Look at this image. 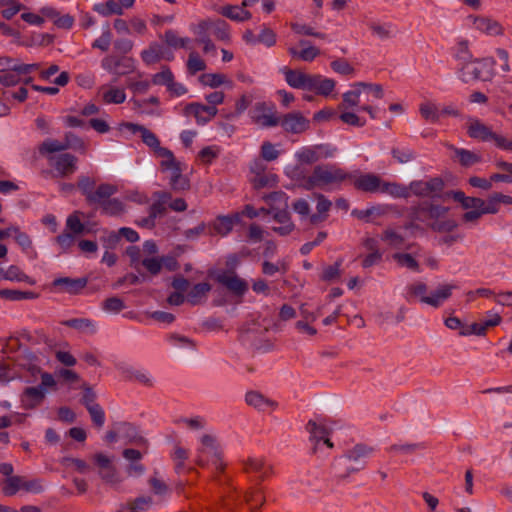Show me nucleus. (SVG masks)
<instances>
[{"label": "nucleus", "mask_w": 512, "mask_h": 512, "mask_svg": "<svg viewBox=\"0 0 512 512\" xmlns=\"http://www.w3.org/2000/svg\"><path fill=\"white\" fill-rule=\"evenodd\" d=\"M21 75L22 73L13 68L3 71L0 74V84L6 87L15 86L20 82Z\"/></svg>", "instance_id": "0e129e2a"}, {"label": "nucleus", "mask_w": 512, "mask_h": 512, "mask_svg": "<svg viewBox=\"0 0 512 512\" xmlns=\"http://www.w3.org/2000/svg\"><path fill=\"white\" fill-rule=\"evenodd\" d=\"M467 134L470 138L482 142H493L496 135V133L492 131L491 127L476 118H470L468 120Z\"/></svg>", "instance_id": "aec40b11"}, {"label": "nucleus", "mask_w": 512, "mask_h": 512, "mask_svg": "<svg viewBox=\"0 0 512 512\" xmlns=\"http://www.w3.org/2000/svg\"><path fill=\"white\" fill-rule=\"evenodd\" d=\"M97 95L101 102L106 105L122 104L126 100V93L123 88L108 84L102 85L98 89Z\"/></svg>", "instance_id": "393cba45"}, {"label": "nucleus", "mask_w": 512, "mask_h": 512, "mask_svg": "<svg viewBox=\"0 0 512 512\" xmlns=\"http://www.w3.org/2000/svg\"><path fill=\"white\" fill-rule=\"evenodd\" d=\"M361 88H355V90L347 91L343 94V102L340 105V109H346L348 107H355L359 104V98L362 94Z\"/></svg>", "instance_id": "69168bd1"}, {"label": "nucleus", "mask_w": 512, "mask_h": 512, "mask_svg": "<svg viewBox=\"0 0 512 512\" xmlns=\"http://www.w3.org/2000/svg\"><path fill=\"white\" fill-rule=\"evenodd\" d=\"M379 193L387 194L393 198L407 199L410 197V188L398 182H389L382 179Z\"/></svg>", "instance_id": "2f4dec72"}, {"label": "nucleus", "mask_w": 512, "mask_h": 512, "mask_svg": "<svg viewBox=\"0 0 512 512\" xmlns=\"http://www.w3.org/2000/svg\"><path fill=\"white\" fill-rule=\"evenodd\" d=\"M473 27L487 35L498 36L504 33L503 26L496 20L485 16H470Z\"/></svg>", "instance_id": "4be33fe9"}, {"label": "nucleus", "mask_w": 512, "mask_h": 512, "mask_svg": "<svg viewBox=\"0 0 512 512\" xmlns=\"http://www.w3.org/2000/svg\"><path fill=\"white\" fill-rule=\"evenodd\" d=\"M262 273L267 276H273L276 273L286 274L289 270V265L286 261L280 260L277 263L264 261L261 265Z\"/></svg>", "instance_id": "8fccbe9b"}, {"label": "nucleus", "mask_w": 512, "mask_h": 512, "mask_svg": "<svg viewBox=\"0 0 512 512\" xmlns=\"http://www.w3.org/2000/svg\"><path fill=\"white\" fill-rule=\"evenodd\" d=\"M65 231L71 232L75 236L84 234L85 225L80 220L79 212H74L67 217Z\"/></svg>", "instance_id": "09e8293b"}, {"label": "nucleus", "mask_w": 512, "mask_h": 512, "mask_svg": "<svg viewBox=\"0 0 512 512\" xmlns=\"http://www.w3.org/2000/svg\"><path fill=\"white\" fill-rule=\"evenodd\" d=\"M62 325L73 328L83 333L95 334L96 323L88 318H72L62 322Z\"/></svg>", "instance_id": "f704fd0d"}, {"label": "nucleus", "mask_w": 512, "mask_h": 512, "mask_svg": "<svg viewBox=\"0 0 512 512\" xmlns=\"http://www.w3.org/2000/svg\"><path fill=\"white\" fill-rule=\"evenodd\" d=\"M88 283L87 278H69L60 277L53 281V286L59 288L62 292L69 294H78L82 289L86 287Z\"/></svg>", "instance_id": "bb28decb"}, {"label": "nucleus", "mask_w": 512, "mask_h": 512, "mask_svg": "<svg viewBox=\"0 0 512 512\" xmlns=\"http://www.w3.org/2000/svg\"><path fill=\"white\" fill-rule=\"evenodd\" d=\"M332 206V202L327 199L323 194L317 195V214H312L309 217V221L311 224L316 225L325 221L328 217L327 213Z\"/></svg>", "instance_id": "473e14b6"}, {"label": "nucleus", "mask_w": 512, "mask_h": 512, "mask_svg": "<svg viewBox=\"0 0 512 512\" xmlns=\"http://www.w3.org/2000/svg\"><path fill=\"white\" fill-rule=\"evenodd\" d=\"M348 177L350 173L335 164L317 165L304 179V187L307 190H330L340 187L343 182L348 181Z\"/></svg>", "instance_id": "7ed1b4c3"}, {"label": "nucleus", "mask_w": 512, "mask_h": 512, "mask_svg": "<svg viewBox=\"0 0 512 512\" xmlns=\"http://www.w3.org/2000/svg\"><path fill=\"white\" fill-rule=\"evenodd\" d=\"M239 221V215L235 214L233 216H218L209 226H208V234L211 236L220 235L226 236L228 235L235 223Z\"/></svg>", "instance_id": "b1692460"}, {"label": "nucleus", "mask_w": 512, "mask_h": 512, "mask_svg": "<svg viewBox=\"0 0 512 512\" xmlns=\"http://www.w3.org/2000/svg\"><path fill=\"white\" fill-rule=\"evenodd\" d=\"M348 181L358 191L365 193H379L382 178L374 173L354 172L350 173Z\"/></svg>", "instance_id": "f8f14e48"}, {"label": "nucleus", "mask_w": 512, "mask_h": 512, "mask_svg": "<svg viewBox=\"0 0 512 512\" xmlns=\"http://www.w3.org/2000/svg\"><path fill=\"white\" fill-rule=\"evenodd\" d=\"M427 291V285L423 282L417 281L405 287L403 297L410 304L416 301L424 303L423 299L428 298V296L426 295Z\"/></svg>", "instance_id": "7c9ffc66"}, {"label": "nucleus", "mask_w": 512, "mask_h": 512, "mask_svg": "<svg viewBox=\"0 0 512 512\" xmlns=\"http://www.w3.org/2000/svg\"><path fill=\"white\" fill-rule=\"evenodd\" d=\"M373 452L371 447L357 444L349 449L345 455L336 459L333 463L334 475L338 478H346L351 473L358 472L365 467V459Z\"/></svg>", "instance_id": "20e7f679"}, {"label": "nucleus", "mask_w": 512, "mask_h": 512, "mask_svg": "<svg viewBox=\"0 0 512 512\" xmlns=\"http://www.w3.org/2000/svg\"><path fill=\"white\" fill-rule=\"evenodd\" d=\"M154 156L160 159L159 169L162 173H168V170L181 163L176 159L174 153L166 147L160 149Z\"/></svg>", "instance_id": "4c0bfd02"}, {"label": "nucleus", "mask_w": 512, "mask_h": 512, "mask_svg": "<svg viewBox=\"0 0 512 512\" xmlns=\"http://www.w3.org/2000/svg\"><path fill=\"white\" fill-rule=\"evenodd\" d=\"M408 218V227L422 226L440 234L451 233L458 227V222L450 215L449 207L428 200L412 205Z\"/></svg>", "instance_id": "f257e3e1"}, {"label": "nucleus", "mask_w": 512, "mask_h": 512, "mask_svg": "<svg viewBox=\"0 0 512 512\" xmlns=\"http://www.w3.org/2000/svg\"><path fill=\"white\" fill-rule=\"evenodd\" d=\"M279 71L283 74L286 83L294 89L307 90L327 97L336 86L333 79L326 78L321 74H309L287 66L280 68Z\"/></svg>", "instance_id": "f03ea898"}, {"label": "nucleus", "mask_w": 512, "mask_h": 512, "mask_svg": "<svg viewBox=\"0 0 512 512\" xmlns=\"http://www.w3.org/2000/svg\"><path fill=\"white\" fill-rule=\"evenodd\" d=\"M64 150H66L64 143L55 139H47L43 141L39 146V153L42 155L60 152Z\"/></svg>", "instance_id": "052dcab7"}, {"label": "nucleus", "mask_w": 512, "mask_h": 512, "mask_svg": "<svg viewBox=\"0 0 512 512\" xmlns=\"http://www.w3.org/2000/svg\"><path fill=\"white\" fill-rule=\"evenodd\" d=\"M299 46L302 47L301 50L294 46H290L287 49L289 55L295 60L312 62L316 57L320 55V50L315 46L311 45L310 42L307 40H300Z\"/></svg>", "instance_id": "a878e982"}, {"label": "nucleus", "mask_w": 512, "mask_h": 512, "mask_svg": "<svg viewBox=\"0 0 512 512\" xmlns=\"http://www.w3.org/2000/svg\"><path fill=\"white\" fill-rule=\"evenodd\" d=\"M255 189L271 188L278 183V177L273 173H264L257 176H252L250 179Z\"/></svg>", "instance_id": "79ce46f5"}, {"label": "nucleus", "mask_w": 512, "mask_h": 512, "mask_svg": "<svg viewBox=\"0 0 512 512\" xmlns=\"http://www.w3.org/2000/svg\"><path fill=\"white\" fill-rule=\"evenodd\" d=\"M456 288L457 286L453 284L441 285L428 298L423 299L424 304L437 308L452 295V291Z\"/></svg>", "instance_id": "c756f323"}, {"label": "nucleus", "mask_w": 512, "mask_h": 512, "mask_svg": "<svg viewBox=\"0 0 512 512\" xmlns=\"http://www.w3.org/2000/svg\"><path fill=\"white\" fill-rule=\"evenodd\" d=\"M195 462L200 467L212 465L216 472L221 473L225 468L222 452L217 438L212 434H203L196 449Z\"/></svg>", "instance_id": "39448f33"}, {"label": "nucleus", "mask_w": 512, "mask_h": 512, "mask_svg": "<svg viewBox=\"0 0 512 512\" xmlns=\"http://www.w3.org/2000/svg\"><path fill=\"white\" fill-rule=\"evenodd\" d=\"M273 220L279 224V226H273L272 230L280 236H287L291 234L295 229V224L291 220V215L287 211V208H276L273 212Z\"/></svg>", "instance_id": "5701e85b"}, {"label": "nucleus", "mask_w": 512, "mask_h": 512, "mask_svg": "<svg viewBox=\"0 0 512 512\" xmlns=\"http://www.w3.org/2000/svg\"><path fill=\"white\" fill-rule=\"evenodd\" d=\"M185 170V166L183 163H179L172 169L168 170L169 174V185L174 191H184L188 190L190 187L189 179L183 175V171Z\"/></svg>", "instance_id": "cd10ccee"}, {"label": "nucleus", "mask_w": 512, "mask_h": 512, "mask_svg": "<svg viewBox=\"0 0 512 512\" xmlns=\"http://www.w3.org/2000/svg\"><path fill=\"white\" fill-rule=\"evenodd\" d=\"M200 82L212 88H217L225 83L226 76L220 73H205L199 78Z\"/></svg>", "instance_id": "bf43d9fd"}, {"label": "nucleus", "mask_w": 512, "mask_h": 512, "mask_svg": "<svg viewBox=\"0 0 512 512\" xmlns=\"http://www.w3.org/2000/svg\"><path fill=\"white\" fill-rule=\"evenodd\" d=\"M95 464L99 468L100 478L107 484H119L122 479L117 472L116 468L112 465L111 459L102 453H96L93 456Z\"/></svg>", "instance_id": "4468645a"}, {"label": "nucleus", "mask_w": 512, "mask_h": 512, "mask_svg": "<svg viewBox=\"0 0 512 512\" xmlns=\"http://www.w3.org/2000/svg\"><path fill=\"white\" fill-rule=\"evenodd\" d=\"M410 195L413 194L417 197L423 198H436L440 197L444 182L439 177L430 178L428 180H415L409 184Z\"/></svg>", "instance_id": "9d476101"}, {"label": "nucleus", "mask_w": 512, "mask_h": 512, "mask_svg": "<svg viewBox=\"0 0 512 512\" xmlns=\"http://www.w3.org/2000/svg\"><path fill=\"white\" fill-rule=\"evenodd\" d=\"M101 67L116 77L128 75L135 69L132 58L116 55L105 56L101 60Z\"/></svg>", "instance_id": "9b49d317"}, {"label": "nucleus", "mask_w": 512, "mask_h": 512, "mask_svg": "<svg viewBox=\"0 0 512 512\" xmlns=\"http://www.w3.org/2000/svg\"><path fill=\"white\" fill-rule=\"evenodd\" d=\"M101 208L103 213L110 216H118L125 211L124 204L117 198L109 199Z\"/></svg>", "instance_id": "4d7b16f0"}, {"label": "nucleus", "mask_w": 512, "mask_h": 512, "mask_svg": "<svg viewBox=\"0 0 512 512\" xmlns=\"http://www.w3.org/2000/svg\"><path fill=\"white\" fill-rule=\"evenodd\" d=\"M219 13L222 16L227 17V18H229L233 21H237V22H243V21L251 19V17H252V15L249 11H247L244 8H242L241 6H237V5L223 6L219 10Z\"/></svg>", "instance_id": "72a5a7b5"}, {"label": "nucleus", "mask_w": 512, "mask_h": 512, "mask_svg": "<svg viewBox=\"0 0 512 512\" xmlns=\"http://www.w3.org/2000/svg\"><path fill=\"white\" fill-rule=\"evenodd\" d=\"M220 154V148L216 145L204 147L198 153V158L203 164H211Z\"/></svg>", "instance_id": "e2e57ef3"}, {"label": "nucleus", "mask_w": 512, "mask_h": 512, "mask_svg": "<svg viewBox=\"0 0 512 512\" xmlns=\"http://www.w3.org/2000/svg\"><path fill=\"white\" fill-rule=\"evenodd\" d=\"M76 237L77 236L73 235L71 232L64 230L55 238V242L60 247L62 252H68L69 249L75 244Z\"/></svg>", "instance_id": "774afa93"}, {"label": "nucleus", "mask_w": 512, "mask_h": 512, "mask_svg": "<svg viewBox=\"0 0 512 512\" xmlns=\"http://www.w3.org/2000/svg\"><path fill=\"white\" fill-rule=\"evenodd\" d=\"M252 121L263 128L275 127L279 124V117L274 104L258 102L250 111Z\"/></svg>", "instance_id": "6e6552de"}, {"label": "nucleus", "mask_w": 512, "mask_h": 512, "mask_svg": "<svg viewBox=\"0 0 512 512\" xmlns=\"http://www.w3.org/2000/svg\"><path fill=\"white\" fill-rule=\"evenodd\" d=\"M141 58L147 65L155 64L164 58V51L161 45L152 43L141 52Z\"/></svg>", "instance_id": "58836bf2"}, {"label": "nucleus", "mask_w": 512, "mask_h": 512, "mask_svg": "<svg viewBox=\"0 0 512 512\" xmlns=\"http://www.w3.org/2000/svg\"><path fill=\"white\" fill-rule=\"evenodd\" d=\"M421 449H424V446L421 443H406V444H393L389 448H387V451L390 453L411 455Z\"/></svg>", "instance_id": "603ef678"}, {"label": "nucleus", "mask_w": 512, "mask_h": 512, "mask_svg": "<svg viewBox=\"0 0 512 512\" xmlns=\"http://www.w3.org/2000/svg\"><path fill=\"white\" fill-rule=\"evenodd\" d=\"M245 401L249 406H252L259 411H265L269 407L275 406V403L272 400L266 398L264 395L257 391L247 392Z\"/></svg>", "instance_id": "c9c22d12"}, {"label": "nucleus", "mask_w": 512, "mask_h": 512, "mask_svg": "<svg viewBox=\"0 0 512 512\" xmlns=\"http://www.w3.org/2000/svg\"><path fill=\"white\" fill-rule=\"evenodd\" d=\"M502 321V318L499 314H494L491 316V318L481 321V322H475L470 325H465L462 330L459 331V335L461 336H470V335H476V336H485L487 333V330L491 327H495L499 325Z\"/></svg>", "instance_id": "412c9836"}, {"label": "nucleus", "mask_w": 512, "mask_h": 512, "mask_svg": "<svg viewBox=\"0 0 512 512\" xmlns=\"http://www.w3.org/2000/svg\"><path fill=\"white\" fill-rule=\"evenodd\" d=\"M45 397V391L42 387H27L23 393V401L28 407H34L40 404Z\"/></svg>", "instance_id": "a19ab883"}, {"label": "nucleus", "mask_w": 512, "mask_h": 512, "mask_svg": "<svg viewBox=\"0 0 512 512\" xmlns=\"http://www.w3.org/2000/svg\"><path fill=\"white\" fill-rule=\"evenodd\" d=\"M211 284L208 282H202L195 284L187 294V301L192 305L200 304L211 291Z\"/></svg>", "instance_id": "e433bc0d"}, {"label": "nucleus", "mask_w": 512, "mask_h": 512, "mask_svg": "<svg viewBox=\"0 0 512 512\" xmlns=\"http://www.w3.org/2000/svg\"><path fill=\"white\" fill-rule=\"evenodd\" d=\"M185 116H193L198 125H206L218 113V109L214 106H207L198 102H192L184 107Z\"/></svg>", "instance_id": "dca6fc26"}, {"label": "nucleus", "mask_w": 512, "mask_h": 512, "mask_svg": "<svg viewBox=\"0 0 512 512\" xmlns=\"http://www.w3.org/2000/svg\"><path fill=\"white\" fill-rule=\"evenodd\" d=\"M21 489L26 492L40 493L43 491V486L39 479L29 480L23 476H11L4 481L2 491L6 496H13Z\"/></svg>", "instance_id": "1a4fd4ad"}, {"label": "nucleus", "mask_w": 512, "mask_h": 512, "mask_svg": "<svg viewBox=\"0 0 512 512\" xmlns=\"http://www.w3.org/2000/svg\"><path fill=\"white\" fill-rule=\"evenodd\" d=\"M454 152L462 166L469 167L481 161V157L470 150L454 148Z\"/></svg>", "instance_id": "3c124183"}, {"label": "nucleus", "mask_w": 512, "mask_h": 512, "mask_svg": "<svg viewBox=\"0 0 512 512\" xmlns=\"http://www.w3.org/2000/svg\"><path fill=\"white\" fill-rule=\"evenodd\" d=\"M242 470L248 475H255L258 481H264L273 472V467L263 457H248L242 460Z\"/></svg>", "instance_id": "ddd939ff"}, {"label": "nucleus", "mask_w": 512, "mask_h": 512, "mask_svg": "<svg viewBox=\"0 0 512 512\" xmlns=\"http://www.w3.org/2000/svg\"><path fill=\"white\" fill-rule=\"evenodd\" d=\"M118 191L117 187L113 184L103 183L94 189L91 196L87 200L90 205L103 206V203L108 201L111 196L116 194Z\"/></svg>", "instance_id": "c85d7f7f"}, {"label": "nucleus", "mask_w": 512, "mask_h": 512, "mask_svg": "<svg viewBox=\"0 0 512 512\" xmlns=\"http://www.w3.org/2000/svg\"><path fill=\"white\" fill-rule=\"evenodd\" d=\"M245 497H246V502L252 511L259 509L265 501V497L263 495L262 489L258 488V487L252 488L246 494Z\"/></svg>", "instance_id": "864d4df0"}, {"label": "nucleus", "mask_w": 512, "mask_h": 512, "mask_svg": "<svg viewBox=\"0 0 512 512\" xmlns=\"http://www.w3.org/2000/svg\"><path fill=\"white\" fill-rule=\"evenodd\" d=\"M391 154L400 164H405L415 159V152L407 147H394L391 150Z\"/></svg>", "instance_id": "6e6d98bb"}, {"label": "nucleus", "mask_w": 512, "mask_h": 512, "mask_svg": "<svg viewBox=\"0 0 512 512\" xmlns=\"http://www.w3.org/2000/svg\"><path fill=\"white\" fill-rule=\"evenodd\" d=\"M0 296L7 300L20 301L25 299H35L38 297V294L33 291L4 289L0 291Z\"/></svg>", "instance_id": "49530a36"}, {"label": "nucleus", "mask_w": 512, "mask_h": 512, "mask_svg": "<svg viewBox=\"0 0 512 512\" xmlns=\"http://www.w3.org/2000/svg\"><path fill=\"white\" fill-rule=\"evenodd\" d=\"M187 69L191 75H195L206 69V63L196 52H191L187 61Z\"/></svg>", "instance_id": "13d9d810"}, {"label": "nucleus", "mask_w": 512, "mask_h": 512, "mask_svg": "<svg viewBox=\"0 0 512 512\" xmlns=\"http://www.w3.org/2000/svg\"><path fill=\"white\" fill-rule=\"evenodd\" d=\"M125 127L133 134L139 133L142 142L150 148L153 155L158 153L160 149L164 148L161 146L157 135L145 126L135 123H126Z\"/></svg>", "instance_id": "6ab92c4d"}, {"label": "nucleus", "mask_w": 512, "mask_h": 512, "mask_svg": "<svg viewBox=\"0 0 512 512\" xmlns=\"http://www.w3.org/2000/svg\"><path fill=\"white\" fill-rule=\"evenodd\" d=\"M163 38L165 43L174 49L187 48L191 41L187 37H179L177 32L172 29L165 31Z\"/></svg>", "instance_id": "c03bdc74"}, {"label": "nucleus", "mask_w": 512, "mask_h": 512, "mask_svg": "<svg viewBox=\"0 0 512 512\" xmlns=\"http://www.w3.org/2000/svg\"><path fill=\"white\" fill-rule=\"evenodd\" d=\"M216 281L232 294L242 297L248 291L247 282L234 271H223L216 276Z\"/></svg>", "instance_id": "2eb2a0df"}, {"label": "nucleus", "mask_w": 512, "mask_h": 512, "mask_svg": "<svg viewBox=\"0 0 512 512\" xmlns=\"http://www.w3.org/2000/svg\"><path fill=\"white\" fill-rule=\"evenodd\" d=\"M381 239L394 248H400L404 243V237L393 229L384 230Z\"/></svg>", "instance_id": "338daca9"}, {"label": "nucleus", "mask_w": 512, "mask_h": 512, "mask_svg": "<svg viewBox=\"0 0 512 512\" xmlns=\"http://www.w3.org/2000/svg\"><path fill=\"white\" fill-rule=\"evenodd\" d=\"M120 4H118L115 0H107L104 3H98L94 5V11H96L98 14L108 17L112 14L116 15H122L123 11L120 8Z\"/></svg>", "instance_id": "37998d69"}, {"label": "nucleus", "mask_w": 512, "mask_h": 512, "mask_svg": "<svg viewBox=\"0 0 512 512\" xmlns=\"http://www.w3.org/2000/svg\"><path fill=\"white\" fill-rule=\"evenodd\" d=\"M309 120L305 118L300 112H292L279 118V124L282 128L293 134H300L309 128Z\"/></svg>", "instance_id": "f3484780"}, {"label": "nucleus", "mask_w": 512, "mask_h": 512, "mask_svg": "<svg viewBox=\"0 0 512 512\" xmlns=\"http://www.w3.org/2000/svg\"><path fill=\"white\" fill-rule=\"evenodd\" d=\"M352 86L354 88H361L362 92L370 94L374 99H382L384 96V90L380 84L356 82Z\"/></svg>", "instance_id": "5fc2aeb1"}, {"label": "nucleus", "mask_w": 512, "mask_h": 512, "mask_svg": "<svg viewBox=\"0 0 512 512\" xmlns=\"http://www.w3.org/2000/svg\"><path fill=\"white\" fill-rule=\"evenodd\" d=\"M306 430L310 435V440L315 443V446L329 435L328 429L323 424H319L314 420H309L306 424Z\"/></svg>", "instance_id": "ea45409f"}, {"label": "nucleus", "mask_w": 512, "mask_h": 512, "mask_svg": "<svg viewBox=\"0 0 512 512\" xmlns=\"http://www.w3.org/2000/svg\"><path fill=\"white\" fill-rule=\"evenodd\" d=\"M87 410L90 414L93 424L98 428H102L105 423V412L103 408L99 404L89 403Z\"/></svg>", "instance_id": "680f3d73"}, {"label": "nucleus", "mask_w": 512, "mask_h": 512, "mask_svg": "<svg viewBox=\"0 0 512 512\" xmlns=\"http://www.w3.org/2000/svg\"><path fill=\"white\" fill-rule=\"evenodd\" d=\"M335 152L336 148L329 144H318L302 147L295 153V158L300 164L312 165L333 157Z\"/></svg>", "instance_id": "0eeeda50"}, {"label": "nucleus", "mask_w": 512, "mask_h": 512, "mask_svg": "<svg viewBox=\"0 0 512 512\" xmlns=\"http://www.w3.org/2000/svg\"><path fill=\"white\" fill-rule=\"evenodd\" d=\"M212 33L220 41L228 42L230 40V29L226 21L222 19H212Z\"/></svg>", "instance_id": "de8ad7c7"}, {"label": "nucleus", "mask_w": 512, "mask_h": 512, "mask_svg": "<svg viewBox=\"0 0 512 512\" xmlns=\"http://www.w3.org/2000/svg\"><path fill=\"white\" fill-rule=\"evenodd\" d=\"M60 177H67L77 170V158L70 153H62L48 158Z\"/></svg>", "instance_id": "a211bd4d"}, {"label": "nucleus", "mask_w": 512, "mask_h": 512, "mask_svg": "<svg viewBox=\"0 0 512 512\" xmlns=\"http://www.w3.org/2000/svg\"><path fill=\"white\" fill-rule=\"evenodd\" d=\"M392 257L399 266L405 267V268L412 270L414 272H417V273L420 272V265L411 254L395 253V254H393Z\"/></svg>", "instance_id": "a18cd8bd"}, {"label": "nucleus", "mask_w": 512, "mask_h": 512, "mask_svg": "<svg viewBox=\"0 0 512 512\" xmlns=\"http://www.w3.org/2000/svg\"><path fill=\"white\" fill-rule=\"evenodd\" d=\"M495 60L492 57L469 59L459 70V78L464 83L489 81L494 76Z\"/></svg>", "instance_id": "423d86ee"}]
</instances>
